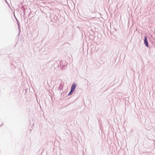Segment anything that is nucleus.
I'll return each instance as SVG.
<instances>
[{"label":"nucleus","mask_w":155,"mask_h":155,"mask_svg":"<svg viewBox=\"0 0 155 155\" xmlns=\"http://www.w3.org/2000/svg\"><path fill=\"white\" fill-rule=\"evenodd\" d=\"M75 83H73L71 88V91L68 94V95L71 94V93L73 92L74 91L76 87Z\"/></svg>","instance_id":"obj_1"},{"label":"nucleus","mask_w":155,"mask_h":155,"mask_svg":"<svg viewBox=\"0 0 155 155\" xmlns=\"http://www.w3.org/2000/svg\"><path fill=\"white\" fill-rule=\"evenodd\" d=\"M144 44H145V45L147 47H148V43L147 41V38L146 37H144Z\"/></svg>","instance_id":"obj_2"}]
</instances>
